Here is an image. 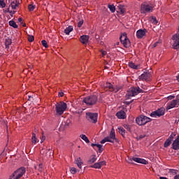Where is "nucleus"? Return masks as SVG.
<instances>
[{"label":"nucleus","mask_w":179,"mask_h":179,"mask_svg":"<svg viewBox=\"0 0 179 179\" xmlns=\"http://www.w3.org/2000/svg\"><path fill=\"white\" fill-rule=\"evenodd\" d=\"M68 108V105L64 101L57 102L55 104V115L60 117Z\"/></svg>","instance_id":"obj_1"},{"label":"nucleus","mask_w":179,"mask_h":179,"mask_svg":"<svg viewBox=\"0 0 179 179\" xmlns=\"http://www.w3.org/2000/svg\"><path fill=\"white\" fill-rule=\"evenodd\" d=\"M139 93H143V90L142 89H140L139 87H131L127 91V99H131V97H134Z\"/></svg>","instance_id":"obj_2"},{"label":"nucleus","mask_w":179,"mask_h":179,"mask_svg":"<svg viewBox=\"0 0 179 179\" xmlns=\"http://www.w3.org/2000/svg\"><path fill=\"white\" fill-rule=\"evenodd\" d=\"M97 96L96 95H90L85 97L83 102L86 104V106H94L96 103H97Z\"/></svg>","instance_id":"obj_3"},{"label":"nucleus","mask_w":179,"mask_h":179,"mask_svg":"<svg viewBox=\"0 0 179 179\" xmlns=\"http://www.w3.org/2000/svg\"><path fill=\"white\" fill-rule=\"evenodd\" d=\"M150 121H152V119L150 117H148V116H145L143 115H140L136 119V124L140 126L146 125V124H148V122H150Z\"/></svg>","instance_id":"obj_4"},{"label":"nucleus","mask_w":179,"mask_h":179,"mask_svg":"<svg viewBox=\"0 0 179 179\" xmlns=\"http://www.w3.org/2000/svg\"><path fill=\"white\" fill-rule=\"evenodd\" d=\"M120 42L125 48H129L131 47V41L127 37V33H123L120 37Z\"/></svg>","instance_id":"obj_5"},{"label":"nucleus","mask_w":179,"mask_h":179,"mask_svg":"<svg viewBox=\"0 0 179 179\" xmlns=\"http://www.w3.org/2000/svg\"><path fill=\"white\" fill-rule=\"evenodd\" d=\"M103 89H106V90H109V92H113L114 93H117V92H120L121 90V87L119 86H115L113 85L110 83H106L103 84Z\"/></svg>","instance_id":"obj_6"},{"label":"nucleus","mask_w":179,"mask_h":179,"mask_svg":"<svg viewBox=\"0 0 179 179\" xmlns=\"http://www.w3.org/2000/svg\"><path fill=\"white\" fill-rule=\"evenodd\" d=\"M106 139V142H110L111 143H114V142L118 143V139L115 138V130L114 128H112L109 136L105 137Z\"/></svg>","instance_id":"obj_7"},{"label":"nucleus","mask_w":179,"mask_h":179,"mask_svg":"<svg viewBox=\"0 0 179 179\" xmlns=\"http://www.w3.org/2000/svg\"><path fill=\"white\" fill-rule=\"evenodd\" d=\"M106 139V142H110L111 143H114V142L118 143V139L115 138V130L114 128H112L109 136L105 137Z\"/></svg>","instance_id":"obj_8"},{"label":"nucleus","mask_w":179,"mask_h":179,"mask_svg":"<svg viewBox=\"0 0 179 179\" xmlns=\"http://www.w3.org/2000/svg\"><path fill=\"white\" fill-rule=\"evenodd\" d=\"M164 111H166L164 108H160L158 110L151 113L150 115L152 117V118H159V117L164 115Z\"/></svg>","instance_id":"obj_9"},{"label":"nucleus","mask_w":179,"mask_h":179,"mask_svg":"<svg viewBox=\"0 0 179 179\" xmlns=\"http://www.w3.org/2000/svg\"><path fill=\"white\" fill-rule=\"evenodd\" d=\"M150 12H153V7L146 4L143 3L141 6V13H150Z\"/></svg>","instance_id":"obj_10"},{"label":"nucleus","mask_w":179,"mask_h":179,"mask_svg":"<svg viewBox=\"0 0 179 179\" xmlns=\"http://www.w3.org/2000/svg\"><path fill=\"white\" fill-rule=\"evenodd\" d=\"M179 106V98L176 99L172 100L171 101L167 103L166 110H171V108H176V107H178Z\"/></svg>","instance_id":"obj_11"},{"label":"nucleus","mask_w":179,"mask_h":179,"mask_svg":"<svg viewBox=\"0 0 179 179\" xmlns=\"http://www.w3.org/2000/svg\"><path fill=\"white\" fill-rule=\"evenodd\" d=\"M173 50H178L179 48V34L173 35L172 36Z\"/></svg>","instance_id":"obj_12"},{"label":"nucleus","mask_w":179,"mask_h":179,"mask_svg":"<svg viewBox=\"0 0 179 179\" xmlns=\"http://www.w3.org/2000/svg\"><path fill=\"white\" fill-rule=\"evenodd\" d=\"M87 120H90L91 122H93L94 124H96L97 122V113H86Z\"/></svg>","instance_id":"obj_13"},{"label":"nucleus","mask_w":179,"mask_h":179,"mask_svg":"<svg viewBox=\"0 0 179 179\" xmlns=\"http://www.w3.org/2000/svg\"><path fill=\"white\" fill-rule=\"evenodd\" d=\"M146 33H148V30L146 29H140L136 31V37L137 38H143L145 36H146Z\"/></svg>","instance_id":"obj_14"},{"label":"nucleus","mask_w":179,"mask_h":179,"mask_svg":"<svg viewBox=\"0 0 179 179\" xmlns=\"http://www.w3.org/2000/svg\"><path fill=\"white\" fill-rule=\"evenodd\" d=\"M150 78H152V74L149 72H144L139 76L140 80H150Z\"/></svg>","instance_id":"obj_15"},{"label":"nucleus","mask_w":179,"mask_h":179,"mask_svg":"<svg viewBox=\"0 0 179 179\" xmlns=\"http://www.w3.org/2000/svg\"><path fill=\"white\" fill-rule=\"evenodd\" d=\"M89 38L90 37L88 35H83L80 37V41L82 44L86 45L89 43Z\"/></svg>","instance_id":"obj_16"},{"label":"nucleus","mask_w":179,"mask_h":179,"mask_svg":"<svg viewBox=\"0 0 179 179\" xmlns=\"http://www.w3.org/2000/svg\"><path fill=\"white\" fill-rule=\"evenodd\" d=\"M132 160L134 162H136V163H140L141 164H148V161H146V159H145L138 158L135 157L132 158Z\"/></svg>","instance_id":"obj_17"},{"label":"nucleus","mask_w":179,"mask_h":179,"mask_svg":"<svg viewBox=\"0 0 179 179\" xmlns=\"http://www.w3.org/2000/svg\"><path fill=\"white\" fill-rule=\"evenodd\" d=\"M172 148L174 150H178V149H179V136H178L177 138L175 139V141L173 142Z\"/></svg>","instance_id":"obj_18"},{"label":"nucleus","mask_w":179,"mask_h":179,"mask_svg":"<svg viewBox=\"0 0 179 179\" xmlns=\"http://www.w3.org/2000/svg\"><path fill=\"white\" fill-rule=\"evenodd\" d=\"M91 146L94 148V149L96 150V148H97L99 153H101L103 152V145L101 144H96V143H92Z\"/></svg>","instance_id":"obj_19"},{"label":"nucleus","mask_w":179,"mask_h":179,"mask_svg":"<svg viewBox=\"0 0 179 179\" xmlns=\"http://www.w3.org/2000/svg\"><path fill=\"white\" fill-rule=\"evenodd\" d=\"M106 164V162L102 161L100 162H96L94 165L91 166L92 169H101V166H104Z\"/></svg>","instance_id":"obj_20"},{"label":"nucleus","mask_w":179,"mask_h":179,"mask_svg":"<svg viewBox=\"0 0 179 179\" xmlns=\"http://www.w3.org/2000/svg\"><path fill=\"white\" fill-rule=\"evenodd\" d=\"M173 135H171L165 141L164 146V148H169L170 145H171V141H173Z\"/></svg>","instance_id":"obj_21"},{"label":"nucleus","mask_w":179,"mask_h":179,"mask_svg":"<svg viewBox=\"0 0 179 179\" xmlns=\"http://www.w3.org/2000/svg\"><path fill=\"white\" fill-rule=\"evenodd\" d=\"M116 115L117 117V118H119L120 120H125L126 117V113L124 111H119L116 113Z\"/></svg>","instance_id":"obj_22"},{"label":"nucleus","mask_w":179,"mask_h":179,"mask_svg":"<svg viewBox=\"0 0 179 179\" xmlns=\"http://www.w3.org/2000/svg\"><path fill=\"white\" fill-rule=\"evenodd\" d=\"M75 163L77 164L78 168L82 169V164H83V162H82V159L80 157L76 159Z\"/></svg>","instance_id":"obj_23"},{"label":"nucleus","mask_w":179,"mask_h":179,"mask_svg":"<svg viewBox=\"0 0 179 179\" xmlns=\"http://www.w3.org/2000/svg\"><path fill=\"white\" fill-rule=\"evenodd\" d=\"M73 31V27L70 25L64 29V33L65 34H66V36H69L71 31Z\"/></svg>","instance_id":"obj_24"},{"label":"nucleus","mask_w":179,"mask_h":179,"mask_svg":"<svg viewBox=\"0 0 179 179\" xmlns=\"http://www.w3.org/2000/svg\"><path fill=\"white\" fill-rule=\"evenodd\" d=\"M129 66L131 68V69H139V68H141L140 65L135 64V63L132 62L129 63Z\"/></svg>","instance_id":"obj_25"},{"label":"nucleus","mask_w":179,"mask_h":179,"mask_svg":"<svg viewBox=\"0 0 179 179\" xmlns=\"http://www.w3.org/2000/svg\"><path fill=\"white\" fill-rule=\"evenodd\" d=\"M80 138L84 141L86 143H90V141L89 140V138L85 134H80Z\"/></svg>","instance_id":"obj_26"},{"label":"nucleus","mask_w":179,"mask_h":179,"mask_svg":"<svg viewBox=\"0 0 179 179\" xmlns=\"http://www.w3.org/2000/svg\"><path fill=\"white\" fill-rule=\"evenodd\" d=\"M10 6L12 9H16V8L19 6V2H17L16 0H14L10 3Z\"/></svg>","instance_id":"obj_27"},{"label":"nucleus","mask_w":179,"mask_h":179,"mask_svg":"<svg viewBox=\"0 0 179 179\" xmlns=\"http://www.w3.org/2000/svg\"><path fill=\"white\" fill-rule=\"evenodd\" d=\"M11 44H12V39L9 38H6L5 39L6 48H9V45H10Z\"/></svg>","instance_id":"obj_28"},{"label":"nucleus","mask_w":179,"mask_h":179,"mask_svg":"<svg viewBox=\"0 0 179 179\" xmlns=\"http://www.w3.org/2000/svg\"><path fill=\"white\" fill-rule=\"evenodd\" d=\"M119 130V134L122 135V136H125V129L121 127H117Z\"/></svg>","instance_id":"obj_29"},{"label":"nucleus","mask_w":179,"mask_h":179,"mask_svg":"<svg viewBox=\"0 0 179 179\" xmlns=\"http://www.w3.org/2000/svg\"><path fill=\"white\" fill-rule=\"evenodd\" d=\"M8 24H9V26H11V27H13L14 29H17V24L15 21L10 20L9 21Z\"/></svg>","instance_id":"obj_30"},{"label":"nucleus","mask_w":179,"mask_h":179,"mask_svg":"<svg viewBox=\"0 0 179 179\" xmlns=\"http://www.w3.org/2000/svg\"><path fill=\"white\" fill-rule=\"evenodd\" d=\"M97 160V157H96V155L91 156L90 159L88 161V163L92 164V163H94Z\"/></svg>","instance_id":"obj_31"},{"label":"nucleus","mask_w":179,"mask_h":179,"mask_svg":"<svg viewBox=\"0 0 179 179\" xmlns=\"http://www.w3.org/2000/svg\"><path fill=\"white\" fill-rule=\"evenodd\" d=\"M31 143L33 145H36V143H37V137H36V134L34 133L32 134Z\"/></svg>","instance_id":"obj_32"},{"label":"nucleus","mask_w":179,"mask_h":179,"mask_svg":"<svg viewBox=\"0 0 179 179\" xmlns=\"http://www.w3.org/2000/svg\"><path fill=\"white\" fill-rule=\"evenodd\" d=\"M118 8L121 13H125V8L124 7V5L120 4Z\"/></svg>","instance_id":"obj_33"},{"label":"nucleus","mask_w":179,"mask_h":179,"mask_svg":"<svg viewBox=\"0 0 179 179\" xmlns=\"http://www.w3.org/2000/svg\"><path fill=\"white\" fill-rule=\"evenodd\" d=\"M108 8L110 9V12H112V13H114V12H115V6L114 5H108Z\"/></svg>","instance_id":"obj_34"},{"label":"nucleus","mask_w":179,"mask_h":179,"mask_svg":"<svg viewBox=\"0 0 179 179\" xmlns=\"http://www.w3.org/2000/svg\"><path fill=\"white\" fill-rule=\"evenodd\" d=\"M34 169L36 170H38V171H43V164H39L38 169H37V166H34Z\"/></svg>","instance_id":"obj_35"},{"label":"nucleus","mask_w":179,"mask_h":179,"mask_svg":"<svg viewBox=\"0 0 179 179\" xmlns=\"http://www.w3.org/2000/svg\"><path fill=\"white\" fill-rule=\"evenodd\" d=\"M70 172L71 174H76V173H78V170L75 167H71L70 168Z\"/></svg>","instance_id":"obj_36"},{"label":"nucleus","mask_w":179,"mask_h":179,"mask_svg":"<svg viewBox=\"0 0 179 179\" xmlns=\"http://www.w3.org/2000/svg\"><path fill=\"white\" fill-rule=\"evenodd\" d=\"M143 138H146V134H141L136 137V139L137 141H141V139H143Z\"/></svg>","instance_id":"obj_37"},{"label":"nucleus","mask_w":179,"mask_h":179,"mask_svg":"<svg viewBox=\"0 0 179 179\" xmlns=\"http://www.w3.org/2000/svg\"><path fill=\"white\" fill-rule=\"evenodd\" d=\"M28 41H29V43L34 41V36L32 35H28Z\"/></svg>","instance_id":"obj_38"},{"label":"nucleus","mask_w":179,"mask_h":179,"mask_svg":"<svg viewBox=\"0 0 179 179\" xmlns=\"http://www.w3.org/2000/svg\"><path fill=\"white\" fill-rule=\"evenodd\" d=\"M162 43V41L159 40L158 41L155 42L152 46V48H155V47H157V45H159V44Z\"/></svg>","instance_id":"obj_39"},{"label":"nucleus","mask_w":179,"mask_h":179,"mask_svg":"<svg viewBox=\"0 0 179 179\" xmlns=\"http://www.w3.org/2000/svg\"><path fill=\"white\" fill-rule=\"evenodd\" d=\"M151 22L152 23H153V24H157L158 23L157 20L156 19V17H152Z\"/></svg>","instance_id":"obj_40"},{"label":"nucleus","mask_w":179,"mask_h":179,"mask_svg":"<svg viewBox=\"0 0 179 179\" xmlns=\"http://www.w3.org/2000/svg\"><path fill=\"white\" fill-rule=\"evenodd\" d=\"M0 6L1 8H5V6H6V3H5L4 0H0Z\"/></svg>","instance_id":"obj_41"},{"label":"nucleus","mask_w":179,"mask_h":179,"mask_svg":"<svg viewBox=\"0 0 179 179\" xmlns=\"http://www.w3.org/2000/svg\"><path fill=\"white\" fill-rule=\"evenodd\" d=\"M41 43L45 48H48V45L47 44V41L45 40H43Z\"/></svg>","instance_id":"obj_42"},{"label":"nucleus","mask_w":179,"mask_h":179,"mask_svg":"<svg viewBox=\"0 0 179 179\" xmlns=\"http://www.w3.org/2000/svg\"><path fill=\"white\" fill-rule=\"evenodd\" d=\"M124 128H125V129H127L129 132H131V126L129 124H124Z\"/></svg>","instance_id":"obj_43"},{"label":"nucleus","mask_w":179,"mask_h":179,"mask_svg":"<svg viewBox=\"0 0 179 179\" xmlns=\"http://www.w3.org/2000/svg\"><path fill=\"white\" fill-rule=\"evenodd\" d=\"M177 170L176 169H169V173H171V174H173V176L177 174Z\"/></svg>","instance_id":"obj_44"},{"label":"nucleus","mask_w":179,"mask_h":179,"mask_svg":"<svg viewBox=\"0 0 179 179\" xmlns=\"http://www.w3.org/2000/svg\"><path fill=\"white\" fill-rule=\"evenodd\" d=\"M34 8H35V6H33V5H29V6H28V9H29V10H30L31 12V11H33V10H34Z\"/></svg>","instance_id":"obj_45"},{"label":"nucleus","mask_w":179,"mask_h":179,"mask_svg":"<svg viewBox=\"0 0 179 179\" xmlns=\"http://www.w3.org/2000/svg\"><path fill=\"white\" fill-rule=\"evenodd\" d=\"M83 24V20H80L78 22V27H82Z\"/></svg>","instance_id":"obj_46"},{"label":"nucleus","mask_w":179,"mask_h":179,"mask_svg":"<svg viewBox=\"0 0 179 179\" xmlns=\"http://www.w3.org/2000/svg\"><path fill=\"white\" fill-rule=\"evenodd\" d=\"M101 52L102 57H106V55H107V52L104 50H101Z\"/></svg>","instance_id":"obj_47"},{"label":"nucleus","mask_w":179,"mask_h":179,"mask_svg":"<svg viewBox=\"0 0 179 179\" xmlns=\"http://www.w3.org/2000/svg\"><path fill=\"white\" fill-rule=\"evenodd\" d=\"M106 142H107V138H106V137L101 141V143L103 144V143H106Z\"/></svg>","instance_id":"obj_48"},{"label":"nucleus","mask_w":179,"mask_h":179,"mask_svg":"<svg viewBox=\"0 0 179 179\" xmlns=\"http://www.w3.org/2000/svg\"><path fill=\"white\" fill-rule=\"evenodd\" d=\"M174 96H168V100H173V99H174Z\"/></svg>","instance_id":"obj_49"},{"label":"nucleus","mask_w":179,"mask_h":179,"mask_svg":"<svg viewBox=\"0 0 179 179\" xmlns=\"http://www.w3.org/2000/svg\"><path fill=\"white\" fill-rule=\"evenodd\" d=\"M59 97H64V92H59Z\"/></svg>","instance_id":"obj_50"},{"label":"nucleus","mask_w":179,"mask_h":179,"mask_svg":"<svg viewBox=\"0 0 179 179\" xmlns=\"http://www.w3.org/2000/svg\"><path fill=\"white\" fill-rule=\"evenodd\" d=\"M44 152H45V149H42V150H41V155H44Z\"/></svg>","instance_id":"obj_51"},{"label":"nucleus","mask_w":179,"mask_h":179,"mask_svg":"<svg viewBox=\"0 0 179 179\" xmlns=\"http://www.w3.org/2000/svg\"><path fill=\"white\" fill-rule=\"evenodd\" d=\"M22 17L18 18L19 23H22Z\"/></svg>","instance_id":"obj_52"},{"label":"nucleus","mask_w":179,"mask_h":179,"mask_svg":"<svg viewBox=\"0 0 179 179\" xmlns=\"http://www.w3.org/2000/svg\"><path fill=\"white\" fill-rule=\"evenodd\" d=\"M10 13L11 16H13V15H15V11H10Z\"/></svg>","instance_id":"obj_53"},{"label":"nucleus","mask_w":179,"mask_h":179,"mask_svg":"<svg viewBox=\"0 0 179 179\" xmlns=\"http://www.w3.org/2000/svg\"><path fill=\"white\" fill-rule=\"evenodd\" d=\"M174 179H179V175H176L174 176Z\"/></svg>","instance_id":"obj_54"},{"label":"nucleus","mask_w":179,"mask_h":179,"mask_svg":"<svg viewBox=\"0 0 179 179\" xmlns=\"http://www.w3.org/2000/svg\"><path fill=\"white\" fill-rule=\"evenodd\" d=\"M159 179H168V178L166 177L161 176V177H159Z\"/></svg>","instance_id":"obj_55"},{"label":"nucleus","mask_w":179,"mask_h":179,"mask_svg":"<svg viewBox=\"0 0 179 179\" xmlns=\"http://www.w3.org/2000/svg\"><path fill=\"white\" fill-rule=\"evenodd\" d=\"M30 99H31V96H29V99L28 100H30Z\"/></svg>","instance_id":"obj_56"},{"label":"nucleus","mask_w":179,"mask_h":179,"mask_svg":"<svg viewBox=\"0 0 179 179\" xmlns=\"http://www.w3.org/2000/svg\"><path fill=\"white\" fill-rule=\"evenodd\" d=\"M22 26L24 27H26V24H23Z\"/></svg>","instance_id":"obj_57"},{"label":"nucleus","mask_w":179,"mask_h":179,"mask_svg":"<svg viewBox=\"0 0 179 179\" xmlns=\"http://www.w3.org/2000/svg\"><path fill=\"white\" fill-rule=\"evenodd\" d=\"M131 103H132V101H131V102H127V104H131Z\"/></svg>","instance_id":"obj_58"},{"label":"nucleus","mask_w":179,"mask_h":179,"mask_svg":"<svg viewBox=\"0 0 179 179\" xmlns=\"http://www.w3.org/2000/svg\"><path fill=\"white\" fill-rule=\"evenodd\" d=\"M0 163H1V156H0Z\"/></svg>","instance_id":"obj_59"},{"label":"nucleus","mask_w":179,"mask_h":179,"mask_svg":"<svg viewBox=\"0 0 179 179\" xmlns=\"http://www.w3.org/2000/svg\"><path fill=\"white\" fill-rule=\"evenodd\" d=\"M41 143H43V140L41 141Z\"/></svg>","instance_id":"obj_60"}]
</instances>
